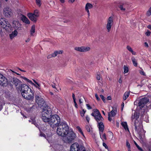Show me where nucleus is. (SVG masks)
<instances>
[{
	"instance_id": "1",
	"label": "nucleus",
	"mask_w": 151,
	"mask_h": 151,
	"mask_svg": "<svg viewBox=\"0 0 151 151\" xmlns=\"http://www.w3.org/2000/svg\"><path fill=\"white\" fill-rule=\"evenodd\" d=\"M52 112L51 109L47 105L45 106L44 108H42V112L41 118L42 120L45 122L48 123L50 119L48 118Z\"/></svg>"
},
{
	"instance_id": "2",
	"label": "nucleus",
	"mask_w": 151,
	"mask_h": 151,
	"mask_svg": "<svg viewBox=\"0 0 151 151\" xmlns=\"http://www.w3.org/2000/svg\"><path fill=\"white\" fill-rule=\"evenodd\" d=\"M60 119L59 116L56 114L51 116L48 122L50 126L54 128L58 126L60 123Z\"/></svg>"
},
{
	"instance_id": "3",
	"label": "nucleus",
	"mask_w": 151,
	"mask_h": 151,
	"mask_svg": "<svg viewBox=\"0 0 151 151\" xmlns=\"http://www.w3.org/2000/svg\"><path fill=\"white\" fill-rule=\"evenodd\" d=\"M66 141L70 142L74 140L76 137V136L73 130H70L68 132L66 136L64 137Z\"/></svg>"
},
{
	"instance_id": "4",
	"label": "nucleus",
	"mask_w": 151,
	"mask_h": 151,
	"mask_svg": "<svg viewBox=\"0 0 151 151\" xmlns=\"http://www.w3.org/2000/svg\"><path fill=\"white\" fill-rule=\"evenodd\" d=\"M35 101L40 107L43 106L44 108L47 105L42 96L40 95H36L35 96Z\"/></svg>"
},
{
	"instance_id": "5",
	"label": "nucleus",
	"mask_w": 151,
	"mask_h": 151,
	"mask_svg": "<svg viewBox=\"0 0 151 151\" xmlns=\"http://www.w3.org/2000/svg\"><path fill=\"white\" fill-rule=\"evenodd\" d=\"M31 89L29 87L25 84H22L21 87L19 88V90H20L21 92L22 96L28 93V90Z\"/></svg>"
},
{
	"instance_id": "6",
	"label": "nucleus",
	"mask_w": 151,
	"mask_h": 151,
	"mask_svg": "<svg viewBox=\"0 0 151 151\" xmlns=\"http://www.w3.org/2000/svg\"><path fill=\"white\" fill-rule=\"evenodd\" d=\"M62 129L64 132V135H66L68 132L69 131V128L68 125L65 122H62L58 126Z\"/></svg>"
},
{
	"instance_id": "7",
	"label": "nucleus",
	"mask_w": 151,
	"mask_h": 151,
	"mask_svg": "<svg viewBox=\"0 0 151 151\" xmlns=\"http://www.w3.org/2000/svg\"><path fill=\"white\" fill-rule=\"evenodd\" d=\"M94 113H96V115L95 116V119L98 123L104 121V118L102 116L99 111L97 109L94 110Z\"/></svg>"
},
{
	"instance_id": "8",
	"label": "nucleus",
	"mask_w": 151,
	"mask_h": 151,
	"mask_svg": "<svg viewBox=\"0 0 151 151\" xmlns=\"http://www.w3.org/2000/svg\"><path fill=\"white\" fill-rule=\"evenodd\" d=\"M3 12L6 17H10L13 15V12L11 9L8 7H6L3 9Z\"/></svg>"
},
{
	"instance_id": "9",
	"label": "nucleus",
	"mask_w": 151,
	"mask_h": 151,
	"mask_svg": "<svg viewBox=\"0 0 151 151\" xmlns=\"http://www.w3.org/2000/svg\"><path fill=\"white\" fill-rule=\"evenodd\" d=\"M113 22V17L112 16L110 17L107 19V23L106 25V28L108 32H109L110 31Z\"/></svg>"
},
{
	"instance_id": "10",
	"label": "nucleus",
	"mask_w": 151,
	"mask_h": 151,
	"mask_svg": "<svg viewBox=\"0 0 151 151\" xmlns=\"http://www.w3.org/2000/svg\"><path fill=\"white\" fill-rule=\"evenodd\" d=\"M81 146H83L76 142L74 143L71 146L70 151H81Z\"/></svg>"
},
{
	"instance_id": "11",
	"label": "nucleus",
	"mask_w": 151,
	"mask_h": 151,
	"mask_svg": "<svg viewBox=\"0 0 151 151\" xmlns=\"http://www.w3.org/2000/svg\"><path fill=\"white\" fill-rule=\"evenodd\" d=\"M75 50L81 52H86L90 50V48L88 47L81 46L80 47H76L74 48Z\"/></svg>"
},
{
	"instance_id": "12",
	"label": "nucleus",
	"mask_w": 151,
	"mask_h": 151,
	"mask_svg": "<svg viewBox=\"0 0 151 151\" xmlns=\"http://www.w3.org/2000/svg\"><path fill=\"white\" fill-rule=\"evenodd\" d=\"M0 85L2 86H6L8 85L7 79L1 73H0Z\"/></svg>"
},
{
	"instance_id": "13",
	"label": "nucleus",
	"mask_w": 151,
	"mask_h": 151,
	"mask_svg": "<svg viewBox=\"0 0 151 151\" xmlns=\"http://www.w3.org/2000/svg\"><path fill=\"white\" fill-rule=\"evenodd\" d=\"M149 101L148 98L144 97L140 99L138 103V106L140 107V108H143L145 104Z\"/></svg>"
},
{
	"instance_id": "14",
	"label": "nucleus",
	"mask_w": 151,
	"mask_h": 151,
	"mask_svg": "<svg viewBox=\"0 0 151 151\" xmlns=\"http://www.w3.org/2000/svg\"><path fill=\"white\" fill-rule=\"evenodd\" d=\"M12 26L15 30H21L22 29V25L18 21H13L12 22Z\"/></svg>"
},
{
	"instance_id": "15",
	"label": "nucleus",
	"mask_w": 151,
	"mask_h": 151,
	"mask_svg": "<svg viewBox=\"0 0 151 151\" xmlns=\"http://www.w3.org/2000/svg\"><path fill=\"white\" fill-rule=\"evenodd\" d=\"M30 92L31 94H28V93L25 95H24L23 97L27 100H31L33 99L34 97V93L31 89H30Z\"/></svg>"
},
{
	"instance_id": "16",
	"label": "nucleus",
	"mask_w": 151,
	"mask_h": 151,
	"mask_svg": "<svg viewBox=\"0 0 151 151\" xmlns=\"http://www.w3.org/2000/svg\"><path fill=\"white\" fill-rule=\"evenodd\" d=\"M13 81L16 88L19 89V88L21 87L22 82L19 79L17 78H13Z\"/></svg>"
},
{
	"instance_id": "17",
	"label": "nucleus",
	"mask_w": 151,
	"mask_h": 151,
	"mask_svg": "<svg viewBox=\"0 0 151 151\" xmlns=\"http://www.w3.org/2000/svg\"><path fill=\"white\" fill-rule=\"evenodd\" d=\"M98 126L99 129L100 136L103 133L104 129V126L102 122L98 123Z\"/></svg>"
},
{
	"instance_id": "18",
	"label": "nucleus",
	"mask_w": 151,
	"mask_h": 151,
	"mask_svg": "<svg viewBox=\"0 0 151 151\" xmlns=\"http://www.w3.org/2000/svg\"><path fill=\"white\" fill-rule=\"evenodd\" d=\"M93 7V6L92 4L89 3H87L85 6V10L87 12L88 17L90 15V12L89 9H92Z\"/></svg>"
},
{
	"instance_id": "19",
	"label": "nucleus",
	"mask_w": 151,
	"mask_h": 151,
	"mask_svg": "<svg viewBox=\"0 0 151 151\" xmlns=\"http://www.w3.org/2000/svg\"><path fill=\"white\" fill-rule=\"evenodd\" d=\"M27 16L30 19L35 22L37 20V17L35 16L33 13H29L27 14Z\"/></svg>"
},
{
	"instance_id": "20",
	"label": "nucleus",
	"mask_w": 151,
	"mask_h": 151,
	"mask_svg": "<svg viewBox=\"0 0 151 151\" xmlns=\"http://www.w3.org/2000/svg\"><path fill=\"white\" fill-rule=\"evenodd\" d=\"M57 133L58 135L61 136L65 137L66 136L64 135V131L62 130V129L60 127H57Z\"/></svg>"
},
{
	"instance_id": "21",
	"label": "nucleus",
	"mask_w": 151,
	"mask_h": 151,
	"mask_svg": "<svg viewBox=\"0 0 151 151\" xmlns=\"http://www.w3.org/2000/svg\"><path fill=\"white\" fill-rule=\"evenodd\" d=\"M5 25L4 27V28L6 30H9V29H11L12 28L11 25L7 21H6Z\"/></svg>"
},
{
	"instance_id": "22",
	"label": "nucleus",
	"mask_w": 151,
	"mask_h": 151,
	"mask_svg": "<svg viewBox=\"0 0 151 151\" xmlns=\"http://www.w3.org/2000/svg\"><path fill=\"white\" fill-rule=\"evenodd\" d=\"M21 20L24 22L29 24H30V21L29 19L24 15H23L21 19Z\"/></svg>"
},
{
	"instance_id": "23",
	"label": "nucleus",
	"mask_w": 151,
	"mask_h": 151,
	"mask_svg": "<svg viewBox=\"0 0 151 151\" xmlns=\"http://www.w3.org/2000/svg\"><path fill=\"white\" fill-rule=\"evenodd\" d=\"M18 32L16 30H14L12 33L9 35V37L12 39L17 35Z\"/></svg>"
},
{
	"instance_id": "24",
	"label": "nucleus",
	"mask_w": 151,
	"mask_h": 151,
	"mask_svg": "<svg viewBox=\"0 0 151 151\" xmlns=\"http://www.w3.org/2000/svg\"><path fill=\"white\" fill-rule=\"evenodd\" d=\"M5 22H6L5 18H1L0 19V24L3 28L5 25Z\"/></svg>"
},
{
	"instance_id": "25",
	"label": "nucleus",
	"mask_w": 151,
	"mask_h": 151,
	"mask_svg": "<svg viewBox=\"0 0 151 151\" xmlns=\"http://www.w3.org/2000/svg\"><path fill=\"white\" fill-rule=\"evenodd\" d=\"M58 54H57L56 51H55L53 53L48 55L47 57V58L48 59H50L52 57H55Z\"/></svg>"
},
{
	"instance_id": "26",
	"label": "nucleus",
	"mask_w": 151,
	"mask_h": 151,
	"mask_svg": "<svg viewBox=\"0 0 151 151\" xmlns=\"http://www.w3.org/2000/svg\"><path fill=\"white\" fill-rule=\"evenodd\" d=\"M127 48L129 51L131 52L133 55H136V52L133 51L132 48L130 46L127 45Z\"/></svg>"
},
{
	"instance_id": "27",
	"label": "nucleus",
	"mask_w": 151,
	"mask_h": 151,
	"mask_svg": "<svg viewBox=\"0 0 151 151\" xmlns=\"http://www.w3.org/2000/svg\"><path fill=\"white\" fill-rule=\"evenodd\" d=\"M35 25H33L31 27V29L30 31V35H33V34L35 32Z\"/></svg>"
},
{
	"instance_id": "28",
	"label": "nucleus",
	"mask_w": 151,
	"mask_h": 151,
	"mask_svg": "<svg viewBox=\"0 0 151 151\" xmlns=\"http://www.w3.org/2000/svg\"><path fill=\"white\" fill-rule=\"evenodd\" d=\"M130 93L128 92H126L124 94L123 97L124 100H125L129 97Z\"/></svg>"
},
{
	"instance_id": "29",
	"label": "nucleus",
	"mask_w": 151,
	"mask_h": 151,
	"mask_svg": "<svg viewBox=\"0 0 151 151\" xmlns=\"http://www.w3.org/2000/svg\"><path fill=\"white\" fill-rule=\"evenodd\" d=\"M131 60L134 65V66L137 67V63L136 59L134 58V57H133L131 58Z\"/></svg>"
},
{
	"instance_id": "30",
	"label": "nucleus",
	"mask_w": 151,
	"mask_h": 151,
	"mask_svg": "<svg viewBox=\"0 0 151 151\" xmlns=\"http://www.w3.org/2000/svg\"><path fill=\"white\" fill-rule=\"evenodd\" d=\"M122 125L124 127V129H127L129 130L127 124L126 122H122L121 123Z\"/></svg>"
},
{
	"instance_id": "31",
	"label": "nucleus",
	"mask_w": 151,
	"mask_h": 151,
	"mask_svg": "<svg viewBox=\"0 0 151 151\" xmlns=\"http://www.w3.org/2000/svg\"><path fill=\"white\" fill-rule=\"evenodd\" d=\"M117 110L116 109H112L111 111L110 114H111V116H114L117 112Z\"/></svg>"
},
{
	"instance_id": "32",
	"label": "nucleus",
	"mask_w": 151,
	"mask_h": 151,
	"mask_svg": "<svg viewBox=\"0 0 151 151\" xmlns=\"http://www.w3.org/2000/svg\"><path fill=\"white\" fill-rule=\"evenodd\" d=\"M118 7L122 11L124 12L126 10V8L124 7L123 4L119 5Z\"/></svg>"
},
{
	"instance_id": "33",
	"label": "nucleus",
	"mask_w": 151,
	"mask_h": 151,
	"mask_svg": "<svg viewBox=\"0 0 151 151\" xmlns=\"http://www.w3.org/2000/svg\"><path fill=\"white\" fill-rule=\"evenodd\" d=\"M53 99L55 101H59L61 100V98L58 95H55L53 97Z\"/></svg>"
},
{
	"instance_id": "34",
	"label": "nucleus",
	"mask_w": 151,
	"mask_h": 151,
	"mask_svg": "<svg viewBox=\"0 0 151 151\" xmlns=\"http://www.w3.org/2000/svg\"><path fill=\"white\" fill-rule=\"evenodd\" d=\"M124 74L127 73L128 72V68L127 66L124 65Z\"/></svg>"
},
{
	"instance_id": "35",
	"label": "nucleus",
	"mask_w": 151,
	"mask_h": 151,
	"mask_svg": "<svg viewBox=\"0 0 151 151\" xmlns=\"http://www.w3.org/2000/svg\"><path fill=\"white\" fill-rule=\"evenodd\" d=\"M34 15H35V16L37 17H39V11L37 10H35L34 11V13H33Z\"/></svg>"
},
{
	"instance_id": "36",
	"label": "nucleus",
	"mask_w": 151,
	"mask_h": 151,
	"mask_svg": "<svg viewBox=\"0 0 151 151\" xmlns=\"http://www.w3.org/2000/svg\"><path fill=\"white\" fill-rule=\"evenodd\" d=\"M86 111V110H85L84 109H83L82 111H80V113L81 116L82 117L83 116Z\"/></svg>"
},
{
	"instance_id": "37",
	"label": "nucleus",
	"mask_w": 151,
	"mask_h": 151,
	"mask_svg": "<svg viewBox=\"0 0 151 151\" xmlns=\"http://www.w3.org/2000/svg\"><path fill=\"white\" fill-rule=\"evenodd\" d=\"M36 2L37 5L40 7L41 5V0H36Z\"/></svg>"
},
{
	"instance_id": "38",
	"label": "nucleus",
	"mask_w": 151,
	"mask_h": 151,
	"mask_svg": "<svg viewBox=\"0 0 151 151\" xmlns=\"http://www.w3.org/2000/svg\"><path fill=\"white\" fill-rule=\"evenodd\" d=\"M22 78L24 80L26 81H27L29 82V83H31V84L33 83L31 81H30L29 79H27V78L25 77H22Z\"/></svg>"
},
{
	"instance_id": "39",
	"label": "nucleus",
	"mask_w": 151,
	"mask_h": 151,
	"mask_svg": "<svg viewBox=\"0 0 151 151\" xmlns=\"http://www.w3.org/2000/svg\"><path fill=\"white\" fill-rule=\"evenodd\" d=\"M77 128L78 130V131L80 132V133L83 136H84L83 133L82 132V130H81V128L79 126H77Z\"/></svg>"
},
{
	"instance_id": "40",
	"label": "nucleus",
	"mask_w": 151,
	"mask_h": 151,
	"mask_svg": "<svg viewBox=\"0 0 151 151\" xmlns=\"http://www.w3.org/2000/svg\"><path fill=\"white\" fill-rule=\"evenodd\" d=\"M102 134H101L102 135ZM102 139L103 140V141H104L103 139H104L105 140H106V134L105 133L103 134L102 133V137H101Z\"/></svg>"
},
{
	"instance_id": "41",
	"label": "nucleus",
	"mask_w": 151,
	"mask_h": 151,
	"mask_svg": "<svg viewBox=\"0 0 151 151\" xmlns=\"http://www.w3.org/2000/svg\"><path fill=\"white\" fill-rule=\"evenodd\" d=\"M85 128H86V130H87V131L88 132H90V127L89 126H88V125H86V126L85 127Z\"/></svg>"
},
{
	"instance_id": "42",
	"label": "nucleus",
	"mask_w": 151,
	"mask_h": 151,
	"mask_svg": "<svg viewBox=\"0 0 151 151\" xmlns=\"http://www.w3.org/2000/svg\"><path fill=\"white\" fill-rule=\"evenodd\" d=\"M126 146L128 147L129 149H130V144L129 142L128 141H126Z\"/></svg>"
},
{
	"instance_id": "43",
	"label": "nucleus",
	"mask_w": 151,
	"mask_h": 151,
	"mask_svg": "<svg viewBox=\"0 0 151 151\" xmlns=\"http://www.w3.org/2000/svg\"><path fill=\"white\" fill-rule=\"evenodd\" d=\"M151 34V32L148 30H147V31L146 32L145 35L147 36H149Z\"/></svg>"
},
{
	"instance_id": "44",
	"label": "nucleus",
	"mask_w": 151,
	"mask_h": 151,
	"mask_svg": "<svg viewBox=\"0 0 151 151\" xmlns=\"http://www.w3.org/2000/svg\"><path fill=\"white\" fill-rule=\"evenodd\" d=\"M100 96L101 98V99H102V100L104 102H105V100H106V99H105V97L103 95H100Z\"/></svg>"
},
{
	"instance_id": "45",
	"label": "nucleus",
	"mask_w": 151,
	"mask_h": 151,
	"mask_svg": "<svg viewBox=\"0 0 151 151\" xmlns=\"http://www.w3.org/2000/svg\"><path fill=\"white\" fill-rule=\"evenodd\" d=\"M108 119L109 121H111L112 120L111 118L110 117L111 114L110 113H108Z\"/></svg>"
},
{
	"instance_id": "46",
	"label": "nucleus",
	"mask_w": 151,
	"mask_h": 151,
	"mask_svg": "<svg viewBox=\"0 0 151 151\" xmlns=\"http://www.w3.org/2000/svg\"><path fill=\"white\" fill-rule=\"evenodd\" d=\"M57 54H62L63 52V51L62 50H57L56 51Z\"/></svg>"
},
{
	"instance_id": "47",
	"label": "nucleus",
	"mask_w": 151,
	"mask_h": 151,
	"mask_svg": "<svg viewBox=\"0 0 151 151\" xmlns=\"http://www.w3.org/2000/svg\"><path fill=\"white\" fill-rule=\"evenodd\" d=\"M32 123L34 124L35 125V126L36 127H37V126H38V124L36 122H35V120H32Z\"/></svg>"
},
{
	"instance_id": "48",
	"label": "nucleus",
	"mask_w": 151,
	"mask_h": 151,
	"mask_svg": "<svg viewBox=\"0 0 151 151\" xmlns=\"http://www.w3.org/2000/svg\"><path fill=\"white\" fill-rule=\"evenodd\" d=\"M32 123L34 124L35 125V126L36 127H37V126H38V124L36 122H35V120H32Z\"/></svg>"
},
{
	"instance_id": "49",
	"label": "nucleus",
	"mask_w": 151,
	"mask_h": 151,
	"mask_svg": "<svg viewBox=\"0 0 151 151\" xmlns=\"http://www.w3.org/2000/svg\"><path fill=\"white\" fill-rule=\"evenodd\" d=\"M95 97L96 99L98 101H99L100 100V98L99 97L98 95H97V94L96 93L95 94Z\"/></svg>"
},
{
	"instance_id": "50",
	"label": "nucleus",
	"mask_w": 151,
	"mask_h": 151,
	"mask_svg": "<svg viewBox=\"0 0 151 151\" xmlns=\"http://www.w3.org/2000/svg\"><path fill=\"white\" fill-rule=\"evenodd\" d=\"M86 106L87 107V108L88 109H92L91 107L89 104H86Z\"/></svg>"
},
{
	"instance_id": "51",
	"label": "nucleus",
	"mask_w": 151,
	"mask_h": 151,
	"mask_svg": "<svg viewBox=\"0 0 151 151\" xmlns=\"http://www.w3.org/2000/svg\"><path fill=\"white\" fill-rule=\"evenodd\" d=\"M96 79L98 80H100L101 79V77L99 75H97L96 76Z\"/></svg>"
},
{
	"instance_id": "52",
	"label": "nucleus",
	"mask_w": 151,
	"mask_h": 151,
	"mask_svg": "<svg viewBox=\"0 0 151 151\" xmlns=\"http://www.w3.org/2000/svg\"><path fill=\"white\" fill-rule=\"evenodd\" d=\"M103 145L105 148L107 149L108 148V146L105 143L103 142Z\"/></svg>"
},
{
	"instance_id": "53",
	"label": "nucleus",
	"mask_w": 151,
	"mask_h": 151,
	"mask_svg": "<svg viewBox=\"0 0 151 151\" xmlns=\"http://www.w3.org/2000/svg\"><path fill=\"white\" fill-rule=\"evenodd\" d=\"M139 151H144L141 147L139 146L137 147Z\"/></svg>"
},
{
	"instance_id": "54",
	"label": "nucleus",
	"mask_w": 151,
	"mask_h": 151,
	"mask_svg": "<svg viewBox=\"0 0 151 151\" xmlns=\"http://www.w3.org/2000/svg\"><path fill=\"white\" fill-rule=\"evenodd\" d=\"M86 119L88 122V123L90 120V119L88 116H87L86 117Z\"/></svg>"
},
{
	"instance_id": "55",
	"label": "nucleus",
	"mask_w": 151,
	"mask_h": 151,
	"mask_svg": "<svg viewBox=\"0 0 151 151\" xmlns=\"http://www.w3.org/2000/svg\"><path fill=\"white\" fill-rule=\"evenodd\" d=\"M73 101L75 104V107L76 108H78V106L76 102V100Z\"/></svg>"
},
{
	"instance_id": "56",
	"label": "nucleus",
	"mask_w": 151,
	"mask_h": 151,
	"mask_svg": "<svg viewBox=\"0 0 151 151\" xmlns=\"http://www.w3.org/2000/svg\"><path fill=\"white\" fill-rule=\"evenodd\" d=\"M140 73L143 75H144V76H145V73L143 71H142V70H141L140 72Z\"/></svg>"
},
{
	"instance_id": "57",
	"label": "nucleus",
	"mask_w": 151,
	"mask_h": 151,
	"mask_svg": "<svg viewBox=\"0 0 151 151\" xmlns=\"http://www.w3.org/2000/svg\"><path fill=\"white\" fill-rule=\"evenodd\" d=\"M81 151H86L85 147L83 146H81Z\"/></svg>"
},
{
	"instance_id": "58",
	"label": "nucleus",
	"mask_w": 151,
	"mask_h": 151,
	"mask_svg": "<svg viewBox=\"0 0 151 151\" xmlns=\"http://www.w3.org/2000/svg\"><path fill=\"white\" fill-rule=\"evenodd\" d=\"M134 114L135 115V119H136V120L138 118H139V116H138L137 115V113H134Z\"/></svg>"
},
{
	"instance_id": "59",
	"label": "nucleus",
	"mask_w": 151,
	"mask_h": 151,
	"mask_svg": "<svg viewBox=\"0 0 151 151\" xmlns=\"http://www.w3.org/2000/svg\"><path fill=\"white\" fill-rule=\"evenodd\" d=\"M135 115H134V114L133 115H132L131 117V118L132 120H133V119H135Z\"/></svg>"
},
{
	"instance_id": "60",
	"label": "nucleus",
	"mask_w": 151,
	"mask_h": 151,
	"mask_svg": "<svg viewBox=\"0 0 151 151\" xmlns=\"http://www.w3.org/2000/svg\"><path fill=\"white\" fill-rule=\"evenodd\" d=\"M3 108L2 104L0 103V111L2 110Z\"/></svg>"
},
{
	"instance_id": "61",
	"label": "nucleus",
	"mask_w": 151,
	"mask_h": 151,
	"mask_svg": "<svg viewBox=\"0 0 151 151\" xmlns=\"http://www.w3.org/2000/svg\"><path fill=\"white\" fill-rule=\"evenodd\" d=\"M72 97L73 99V101L76 100V98L75 97V95L74 93H73L72 94Z\"/></svg>"
},
{
	"instance_id": "62",
	"label": "nucleus",
	"mask_w": 151,
	"mask_h": 151,
	"mask_svg": "<svg viewBox=\"0 0 151 151\" xmlns=\"http://www.w3.org/2000/svg\"><path fill=\"white\" fill-rule=\"evenodd\" d=\"M33 81L36 84H37V86H40V85L38 84L35 80H33Z\"/></svg>"
},
{
	"instance_id": "63",
	"label": "nucleus",
	"mask_w": 151,
	"mask_h": 151,
	"mask_svg": "<svg viewBox=\"0 0 151 151\" xmlns=\"http://www.w3.org/2000/svg\"><path fill=\"white\" fill-rule=\"evenodd\" d=\"M82 100H83L81 98L79 99V102L80 104H81L83 103Z\"/></svg>"
},
{
	"instance_id": "64",
	"label": "nucleus",
	"mask_w": 151,
	"mask_h": 151,
	"mask_svg": "<svg viewBox=\"0 0 151 151\" xmlns=\"http://www.w3.org/2000/svg\"><path fill=\"white\" fill-rule=\"evenodd\" d=\"M147 28L151 30V25H149L147 26Z\"/></svg>"
}]
</instances>
